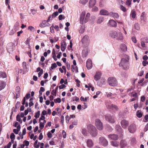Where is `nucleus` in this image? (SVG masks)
I'll return each mask as SVG.
<instances>
[{
	"mask_svg": "<svg viewBox=\"0 0 148 148\" xmlns=\"http://www.w3.org/2000/svg\"><path fill=\"white\" fill-rule=\"evenodd\" d=\"M129 60L130 57L127 55H124L121 59V62L119 64V66L122 67L124 70H128L130 66Z\"/></svg>",
	"mask_w": 148,
	"mask_h": 148,
	"instance_id": "f257e3e1",
	"label": "nucleus"
},
{
	"mask_svg": "<svg viewBox=\"0 0 148 148\" xmlns=\"http://www.w3.org/2000/svg\"><path fill=\"white\" fill-rule=\"evenodd\" d=\"M89 132L93 137H95L97 134V130L95 127L92 125L88 126Z\"/></svg>",
	"mask_w": 148,
	"mask_h": 148,
	"instance_id": "f03ea898",
	"label": "nucleus"
},
{
	"mask_svg": "<svg viewBox=\"0 0 148 148\" xmlns=\"http://www.w3.org/2000/svg\"><path fill=\"white\" fill-rule=\"evenodd\" d=\"M105 119L109 123H114L115 121V118L113 115L110 114H107L105 116Z\"/></svg>",
	"mask_w": 148,
	"mask_h": 148,
	"instance_id": "7ed1b4c3",
	"label": "nucleus"
},
{
	"mask_svg": "<svg viewBox=\"0 0 148 148\" xmlns=\"http://www.w3.org/2000/svg\"><path fill=\"white\" fill-rule=\"evenodd\" d=\"M108 83L112 86H116L117 84V82L116 79L113 77H109L108 79Z\"/></svg>",
	"mask_w": 148,
	"mask_h": 148,
	"instance_id": "20e7f679",
	"label": "nucleus"
},
{
	"mask_svg": "<svg viewBox=\"0 0 148 148\" xmlns=\"http://www.w3.org/2000/svg\"><path fill=\"white\" fill-rule=\"evenodd\" d=\"M95 125L97 128L99 130H102L103 129V124L99 119H96Z\"/></svg>",
	"mask_w": 148,
	"mask_h": 148,
	"instance_id": "39448f33",
	"label": "nucleus"
},
{
	"mask_svg": "<svg viewBox=\"0 0 148 148\" xmlns=\"http://www.w3.org/2000/svg\"><path fill=\"white\" fill-rule=\"evenodd\" d=\"M99 143L103 146L106 147L108 145V142L104 137H101L99 138Z\"/></svg>",
	"mask_w": 148,
	"mask_h": 148,
	"instance_id": "423d86ee",
	"label": "nucleus"
},
{
	"mask_svg": "<svg viewBox=\"0 0 148 148\" xmlns=\"http://www.w3.org/2000/svg\"><path fill=\"white\" fill-rule=\"evenodd\" d=\"M106 105L108 108L112 110L117 111L119 109L118 106L116 105H114L111 103H107Z\"/></svg>",
	"mask_w": 148,
	"mask_h": 148,
	"instance_id": "0eeeda50",
	"label": "nucleus"
},
{
	"mask_svg": "<svg viewBox=\"0 0 148 148\" xmlns=\"http://www.w3.org/2000/svg\"><path fill=\"white\" fill-rule=\"evenodd\" d=\"M128 130L130 133H134L136 130V125L134 124L131 125L128 127Z\"/></svg>",
	"mask_w": 148,
	"mask_h": 148,
	"instance_id": "6e6552de",
	"label": "nucleus"
},
{
	"mask_svg": "<svg viewBox=\"0 0 148 148\" xmlns=\"http://www.w3.org/2000/svg\"><path fill=\"white\" fill-rule=\"evenodd\" d=\"M121 124L123 128L126 129L128 126L129 123L128 121L124 119L121 121Z\"/></svg>",
	"mask_w": 148,
	"mask_h": 148,
	"instance_id": "1a4fd4ad",
	"label": "nucleus"
},
{
	"mask_svg": "<svg viewBox=\"0 0 148 148\" xmlns=\"http://www.w3.org/2000/svg\"><path fill=\"white\" fill-rule=\"evenodd\" d=\"M89 37L87 35H85L82 39V41L83 43L88 45L89 44Z\"/></svg>",
	"mask_w": 148,
	"mask_h": 148,
	"instance_id": "9d476101",
	"label": "nucleus"
},
{
	"mask_svg": "<svg viewBox=\"0 0 148 148\" xmlns=\"http://www.w3.org/2000/svg\"><path fill=\"white\" fill-rule=\"evenodd\" d=\"M87 146L89 148H92L94 146V143L92 140L90 139H88L86 141Z\"/></svg>",
	"mask_w": 148,
	"mask_h": 148,
	"instance_id": "9b49d317",
	"label": "nucleus"
},
{
	"mask_svg": "<svg viewBox=\"0 0 148 148\" xmlns=\"http://www.w3.org/2000/svg\"><path fill=\"white\" fill-rule=\"evenodd\" d=\"M108 137L110 140H116L118 138V136L115 134H110L108 135Z\"/></svg>",
	"mask_w": 148,
	"mask_h": 148,
	"instance_id": "f8f14e48",
	"label": "nucleus"
},
{
	"mask_svg": "<svg viewBox=\"0 0 148 148\" xmlns=\"http://www.w3.org/2000/svg\"><path fill=\"white\" fill-rule=\"evenodd\" d=\"M86 66L88 70L90 69L92 67V65L91 60L90 59H88L86 63Z\"/></svg>",
	"mask_w": 148,
	"mask_h": 148,
	"instance_id": "ddd939ff",
	"label": "nucleus"
},
{
	"mask_svg": "<svg viewBox=\"0 0 148 148\" xmlns=\"http://www.w3.org/2000/svg\"><path fill=\"white\" fill-rule=\"evenodd\" d=\"M109 25L114 27H116L117 23L116 21L113 20H110L108 22Z\"/></svg>",
	"mask_w": 148,
	"mask_h": 148,
	"instance_id": "4468645a",
	"label": "nucleus"
},
{
	"mask_svg": "<svg viewBox=\"0 0 148 148\" xmlns=\"http://www.w3.org/2000/svg\"><path fill=\"white\" fill-rule=\"evenodd\" d=\"M86 14L85 11H83L81 13L80 17V23L83 24L84 23V18Z\"/></svg>",
	"mask_w": 148,
	"mask_h": 148,
	"instance_id": "2eb2a0df",
	"label": "nucleus"
},
{
	"mask_svg": "<svg viewBox=\"0 0 148 148\" xmlns=\"http://www.w3.org/2000/svg\"><path fill=\"white\" fill-rule=\"evenodd\" d=\"M110 36L112 38H115L118 36L117 32L115 31H112L110 32Z\"/></svg>",
	"mask_w": 148,
	"mask_h": 148,
	"instance_id": "dca6fc26",
	"label": "nucleus"
},
{
	"mask_svg": "<svg viewBox=\"0 0 148 148\" xmlns=\"http://www.w3.org/2000/svg\"><path fill=\"white\" fill-rule=\"evenodd\" d=\"M101 73L99 72H97L94 77V78L95 80L97 81L99 80L101 76Z\"/></svg>",
	"mask_w": 148,
	"mask_h": 148,
	"instance_id": "f3484780",
	"label": "nucleus"
},
{
	"mask_svg": "<svg viewBox=\"0 0 148 148\" xmlns=\"http://www.w3.org/2000/svg\"><path fill=\"white\" fill-rule=\"evenodd\" d=\"M66 44L64 41H62L61 43V50L62 51H64L66 48Z\"/></svg>",
	"mask_w": 148,
	"mask_h": 148,
	"instance_id": "a211bd4d",
	"label": "nucleus"
},
{
	"mask_svg": "<svg viewBox=\"0 0 148 148\" xmlns=\"http://www.w3.org/2000/svg\"><path fill=\"white\" fill-rule=\"evenodd\" d=\"M49 24L45 20L43 21L39 25V26L42 28L44 27H45L48 26Z\"/></svg>",
	"mask_w": 148,
	"mask_h": 148,
	"instance_id": "6ab92c4d",
	"label": "nucleus"
},
{
	"mask_svg": "<svg viewBox=\"0 0 148 148\" xmlns=\"http://www.w3.org/2000/svg\"><path fill=\"white\" fill-rule=\"evenodd\" d=\"M109 16L113 17L115 19H117L119 17V16L118 13L113 12H110Z\"/></svg>",
	"mask_w": 148,
	"mask_h": 148,
	"instance_id": "aec40b11",
	"label": "nucleus"
},
{
	"mask_svg": "<svg viewBox=\"0 0 148 148\" xmlns=\"http://www.w3.org/2000/svg\"><path fill=\"white\" fill-rule=\"evenodd\" d=\"M100 14L103 15H109L110 13L106 10L102 9L100 10Z\"/></svg>",
	"mask_w": 148,
	"mask_h": 148,
	"instance_id": "412c9836",
	"label": "nucleus"
},
{
	"mask_svg": "<svg viewBox=\"0 0 148 148\" xmlns=\"http://www.w3.org/2000/svg\"><path fill=\"white\" fill-rule=\"evenodd\" d=\"M116 130L119 133H122L123 132V129L121 127V126L118 125H117L115 126Z\"/></svg>",
	"mask_w": 148,
	"mask_h": 148,
	"instance_id": "4be33fe9",
	"label": "nucleus"
},
{
	"mask_svg": "<svg viewBox=\"0 0 148 148\" xmlns=\"http://www.w3.org/2000/svg\"><path fill=\"white\" fill-rule=\"evenodd\" d=\"M6 84L3 81H0V90H2L5 87Z\"/></svg>",
	"mask_w": 148,
	"mask_h": 148,
	"instance_id": "5701e85b",
	"label": "nucleus"
},
{
	"mask_svg": "<svg viewBox=\"0 0 148 148\" xmlns=\"http://www.w3.org/2000/svg\"><path fill=\"white\" fill-rule=\"evenodd\" d=\"M104 20V18L103 16H99V17L97 20V23L98 24H100Z\"/></svg>",
	"mask_w": 148,
	"mask_h": 148,
	"instance_id": "b1692460",
	"label": "nucleus"
},
{
	"mask_svg": "<svg viewBox=\"0 0 148 148\" xmlns=\"http://www.w3.org/2000/svg\"><path fill=\"white\" fill-rule=\"evenodd\" d=\"M120 48L123 51H125L127 50V47L124 44H122L121 45Z\"/></svg>",
	"mask_w": 148,
	"mask_h": 148,
	"instance_id": "393cba45",
	"label": "nucleus"
},
{
	"mask_svg": "<svg viewBox=\"0 0 148 148\" xmlns=\"http://www.w3.org/2000/svg\"><path fill=\"white\" fill-rule=\"evenodd\" d=\"M121 147L122 148L125 147L127 145L126 142L124 140H121L120 143Z\"/></svg>",
	"mask_w": 148,
	"mask_h": 148,
	"instance_id": "a878e982",
	"label": "nucleus"
},
{
	"mask_svg": "<svg viewBox=\"0 0 148 148\" xmlns=\"http://www.w3.org/2000/svg\"><path fill=\"white\" fill-rule=\"evenodd\" d=\"M71 70L73 72H75L76 73H77L78 72L77 66L75 67L73 65H71Z\"/></svg>",
	"mask_w": 148,
	"mask_h": 148,
	"instance_id": "bb28decb",
	"label": "nucleus"
},
{
	"mask_svg": "<svg viewBox=\"0 0 148 148\" xmlns=\"http://www.w3.org/2000/svg\"><path fill=\"white\" fill-rule=\"evenodd\" d=\"M17 129H14L13 130V132L16 134H18V132L20 131L21 129V126L20 125H18V126L17 127Z\"/></svg>",
	"mask_w": 148,
	"mask_h": 148,
	"instance_id": "cd10ccee",
	"label": "nucleus"
},
{
	"mask_svg": "<svg viewBox=\"0 0 148 148\" xmlns=\"http://www.w3.org/2000/svg\"><path fill=\"white\" fill-rule=\"evenodd\" d=\"M95 0H90L89 2V6L90 7H93L95 4Z\"/></svg>",
	"mask_w": 148,
	"mask_h": 148,
	"instance_id": "c85d7f7f",
	"label": "nucleus"
},
{
	"mask_svg": "<svg viewBox=\"0 0 148 148\" xmlns=\"http://www.w3.org/2000/svg\"><path fill=\"white\" fill-rule=\"evenodd\" d=\"M111 145L115 147H117L119 145V142L117 141H112L111 142Z\"/></svg>",
	"mask_w": 148,
	"mask_h": 148,
	"instance_id": "c756f323",
	"label": "nucleus"
},
{
	"mask_svg": "<svg viewBox=\"0 0 148 148\" xmlns=\"http://www.w3.org/2000/svg\"><path fill=\"white\" fill-rule=\"evenodd\" d=\"M7 77L6 74L5 72H0V78H5Z\"/></svg>",
	"mask_w": 148,
	"mask_h": 148,
	"instance_id": "7c9ffc66",
	"label": "nucleus"
},
{
	"mask_svg": "<svg viewBox=\"0 0 148 148\" xmlns=\"http://www.w3.org/2000/svg\"><path fill=\"white\" fill-rule=\"evenodd\" d=\"M137 116L138 118H141L143 115V114L141 112V111L140 110H138L137 112Z\"/></svg>",
	"mask_w": 148,
	"mask_h": 148,
	"instance_id": "2f4dec72",
	"label": "nucleus"
},
{
	"mask_svg": "<svg viewBox=\"0 0 148 148\" xmlns=\"http://www.w3.org/2000/svg\"><path fill=\"white\" fill-rule=\"evenodd\" d=\"M52 54V55H53L52 57L53 58L54 60L55 61H57V59L56 58V53H55V51L54 49H53Z\"/></svg>",
	"mask_w": 148,
	"mask_h": 148,
	"instance_id": "473e14b6",
	"label": "nucleus"
},
{
	"mask_svg": "<svg viewBox=\"0 0 148 148\" xmlns=\"http://www.w3.org/2000/svg\"><path fill=\"white\" fill-rule=\"evenodd\" d=\"M16 120L17 121L20 122V123H22V121L21 119L20 115L19 114L17 115L16 116Z\"/></svg>",
	"mask_w": 148,
	"mask_h": 148,
	"instance_id": "72a5a7b5",
	"label": "nucleus"
},
{
	"mask_svg": "<svg viewBox=\"0 0 148 148\" xmlns=\"http://www.w3.org/2000/svg\"><path fill=\"white\" fill-rule=\"evenodd\" d=\"M88 52L87 51L84 50L82 52V56L83 57H86L88 55Z\"/></svg>",
	"mask_w": 148,
	"mask_h": 148,
	"instance_id": "f704fd0d",
	"label": "nucleus"
},
{
	"mask_svg": "<svg viewBox=\"0 0 148 148\" xmlns=\"http://www.w3.org/2000/svg\"><path fill=\"white\" fill-rule=\"evenodd\" d=\"M141 47H140V45H138V46L141 49H143V48L145 47V44L144 42L143 41H141Z\"/></svg>",
	"mask_w": 148,
	"mask_h": 148,
	"instance_id": "c9c22d12",
	"label": "nucleus"
},
{
	"mask_svg": "<svg viewBox=\"0 0 148 148\" xmlns=\"http://www.w3.org/2000/svg\"><path fill=\"white\" fill-rule=\"evenodd\" d=\"M33 98H31L29 99L30 102L29 103V107H31L34 105L33 103Z\"/></svg>",
	"mask_w": 148,
	"mask_h": 148,
	"instance_id": "e433bc0d",
	"label": "nucleus"
},
{
	"mask_svg": "<svg viewBox=\"0 0 148 148\" xmlns=\"http://www.w3.org/2000/svg\"><path fill=\"white\" fill-rule=\"evenodd\" d=\"M82 132L84 136H86L87 135V131L85 128H83L82 129Z\"/></svg>",
	"mask_w": 148,
	"mask_h": 148,
	"instance_id": "4c0bfd02",
	"label": "nucleus"
},
{
	"mask_svg": "<svg viewBox=\"0 0 148 148\" xmlns=\"http://www.w3.org/2000/svg\"><path fill=\"white\" fill-rule=\"evenodd\" d=\"M20 88L19 87H17L16 88V90L18 89V92L16 94V96L15 98L16 99L18 98L20 96V91L19 90Z\"/></svg>",
	"mask_w": 148,
	"mask_h": 148,
	"instance_id": "58836bf2",
	"label": "nucleus"
},
{
	"mask_svg": "<svg viewBox=\"0 0 148 148\" xmlns=\"http://www.w3.org/2000/svg\"><path fill=\"white\" fill-rule=\"evenodd\" d=\"M30 14H32L34 15L36 14L37 11L34 9H31L30 10Z\"/></svg>",
	"mask_w": 148,
	"mask_h": 148,
	"instance_id": "ea45409f",
	"label": "nucleus"
},
{
	"mask_svg": "<svg viewBox=\"0 0 148 148\" xmlns=\"http://www.w3.org/2000/svg\"><path fill=\"white\" fill-rule=\"evenodd\" d=\"M57 67V65L55 63L52 64H51V68L50 69V70L53 69L54 68H55Z\"/></svg>",
	"mask_w": 148,
	"mask_h": 148,
	"instance_id": "a19ab883",
	"label": "nucleus"
},
{
	"mask_svg": "<svg viewBox=\"0 0 148 148\" xmlns=\"http://www.w3.org/2000/svg\"><path fill=\"white\" fill-rule=\"evenodd\" d=\"M28 29L32 32H34L35 31V29L34 28L31 26L28 27Z\"/></svg>",
	"mask_w": 148,
	"mask_h": 148,
	"instance_id": "79ce46f5",
	"label": "nucleus"
},
{
	"mask_svg": "<svg viewBox=\"0 0 148 148\" xmlns=\"http://www.w3.org/2000/svg\"><path fill=\"white\" fill-rule=\"evenodd\" d=\"M54 101L56 103H60L61 102V99L59 98H58L56 99H54Z\"/></svg>",
	"mask_w": 148,
	"mask_h": 148,
	"instance_id": "37998d69",
	"label": "nucleus"
},
{
	"mask_svg": "<svg viewBox=\"0 0 148 148\" xmlns=\"http://www.w3.org/2000/svg\"><path fill=\"white\" fill-rule=\"evenodd\" d=\"M134 29L137 30H139L140 28L139 25L138 23H136L134 25Z\"/></svg>",
	"mask_w": 148,
	"mask_h": 148,
	"instance_id": "c03bdc74",
	"label": "nucleus"
},
{
	"mask_svg": "<svg viewBox=\"0 0 148 148\" xmlns=\"http://www.w3.org/2000/svg\"><path fill=\"white\" fill-rule=\"evenodd\" d=\"M121 10L124 12H125L126 11V8L124 7L123 6L121 5L120 7Z\"/></svg>",
	"mask_w": 148,
	"mask_h": 148,
	"instance_id": "a18cd8bd",
	"label": "nucleus"
},
{
	"mask_svg": "<svg viewBox=\"0 0 148 148\" xmlns=\"http://www.w3.org/2000/svg\"><path fill=\"white\" fill-rule=\"evenodd\" d=\"M145 13L144 12H143L141 15L140 18L141 20H144V18L145 16Z\"/></svg>",
	"mask_w": 148,
	"mask_h": 148,
	"instance_id": "49530a36",
	"label": "nucleus"
},
{
	"mask_svg": "<svg viewBox=\"0 0 148 148\" xmlns=\"http://www.w3.org/2000/svg\"><path fill=\"white\" fill-rule=\"evenodd\" d=\"M58 14L57 12H54L51 15L52 18L55 17L57 15H58Z\"/></svg>",
	"mask_w": 148,
	"mask_h": 148,
	"instance_id": "de8ad7c7",
	"label": "nucleus"
},
{
	"mask_svg": "<svg viewBox=\"0 0 148 148\" xmlns=\"http://www.w3.org/2000/svg\"><path fill=\"white\" fill-rule=\"evenodd\" d=\"M72 99H73V100L72 101H77L79 100V98L76 96L73 97V98Z\"/></svg>",
	"mask_w": 148,
	"mask_h": 148,
	"instance_id": "09e8293b",
	"label": "nucleus"
},
{
	"mask_svg": "<svg viewBox=\"0 0 148 148\" xmlns=\"http://www.w3.org/2000/svg\"><path fill=\"white\" fill-rule=\"evenodd\" d=\"M131 15L132 16V17L133 18H134L136 16V12L135 11H132V12L131 13Z\"/></svg>",
	"mask_w": 148,
	"mask_h": 148,
	"instance_id": "8fccbe9b",
	"label": "nucleus"
},
{
	"mask_svg": "<svg viewBox=\"0 0 148 148\" xmlns=\"http://www.w3.org/2000/svg\"><path fill=\"white\" fill-rule=\"evenodd\" d=\"M88 0H80L79 3L82 4H85L87 2Z\"/></svg>",
	"mask_w": 148,
	"mask_h": 148,
	"instance_id": "3c124183",
	"label": "nucleus"
},
{
	"mask_svg": "<svg viewBox=\"0 0 148 148\" xmlns=\"http://www.w3.org/2000/svg\"><path fill=\"white\" fill-rule=\"evenodd\" d=\"M40 115V111H38L36 113V115H35V117L36 118H38Z\"/></svg>",
	"mask_w": 148,
	"mask_h": 148,
	"instance_id": "603ef678",
	"label": "nucleus"
},
{
	"mask_svg": "<svg viewBox=\"0 0 148 148\" xmlns=\"http://www.w3.org/2000/svg\"><path fill=\"white\" fill-rule=\"evenodd\" d=\"M98 10V8L96 6H94L92 8V10L93 12H96Z\"/></svg>",
	"mask_w": 148,
	"mask_h": 148,
	"instance_id": "864d4df0",
	"label": "nucleus"
},
{
	"mask_svg": "<svg viewBox=\"0 0 148 148\" xmlns=\"http://www.w3.org/2000/svg\"><path fill=\"white\" fill-rule=\"evenodd\" d=\"M44 123L41 122L39 124V126L40 127L41 129H42V128L44 127Z\"/></svg>",
	"mask_w": 148,
	"mask_h": 148,
	"instance_id": "5fc2aeb1",
	"label": "nucleus"
},
{
	"mask_svg": "<svg viewBox=\"0 0 148 148\" xmlns=\"http://www.w3.org/2000/svg\"><path fill=\"white\" fill-rule=\"evenodd\" d=\"M75 82H77V87H79L80 86V82L77 79H75Z\"/></svg>",
	"mask_w": 148,
	"mask_h": 148,
	"instance_id": "6e6d98bb",
	"label": "nucleus"
},
{
	"mask_svg": "<svg viewBox=\"0 0 148 148\" xmlns=\"http://www.w3.org/2000/svg\"><path fill=\"white\" fill-rule=\"evenodd\" d=\"M11 145V143L9 142L7 145L5 146L4 148H10Z\"/></svg>",
	"mask_w": 148,
	"mask_h": 148,
	"instance_id": "4d7b16f0",
	"label": "nucleus"
},
{
	"mask_svg": "<svg viewBox=\"0 0 148 148\" xmlns=\"http://www.w3.org/2000/svg\"><path fill=\"white\" fill-rule=\"evenodd\" d=\"M15 135L13 133H12L10 136V138L11 139H15Z\"/></svg>",
	"mask_w": 148,
	"mask_h": 148,
	"instance_id": "13d9d810",
	"label": "nucleus"
},
{
	"mask_svg": "<svg viewBox=\"0 0 148 148\" xmlns=\"http://www.w3.org/2000/svg\"><path fill=\"white\" fill-rule=\"evenodd\" d=\"M126 4L128 6H130L131 4V1L130 0H127L126 2Z\"/></svg>",
	"mask_w": 148,
	"mask_h": 148,
	"instance_id": "bf43d9fd",
	"label": "nucleus"
},
{
	"mask_svg": "<svg viewBox=\"0 0 148 148\" xmlns=\"http://www.w3.org/2000/svg\"><path fill=\"white\" fill-rule=\"evenodd\" d=\"M90 14L89 13H88L86 14V18H85V20H84V22L85 23L86 22V18H89L90 16Z\"/></svg>",
	"mask_w": 148,
	"mask_h": 148,
	"instance_id": "052dcab7",
	"label": "nucleus"
},
{
	"mask_svg": "<svg viewBox=\"0 0 148 148\" xmlns=\"http://www.w3.org/2000/svg\"><path fill=\"white\" fill-rule=\"evenodd\" d=\"M66 87V86L64 84H62L59 86V88L60 89H63L64 88H65Z\"/></svg>",
	"mask_w": 148,
	"mask_h": 148,
	"instance_id": "680f3d73",
	"label": "nucleus"
},
{
	"mask_svg": "<svg viewBox=\"0 0 148 148\" xmlns=\"http://www.w3.org/2000/svg\"><path fill=\"white\" fill-rule=\"evenodd\" d=\"M62 133L63 138H65L66 137V132L65 131L63 130Z\"/></svg>",
	"mask_w": 148,
	"mask_h": 148,
	"instance_id": "e2e57ef3",
	"label": "nucleus"
},
{
	"mask_svg": "<svg viewBox=\"0 0 148 148\" xmlns=\"http://www.w3.org/2000/svg\"><path fill=\"white\" fill-rule=\"evenodd\" d=\"M51 94L53 95H54L55 96L56 95V90H54V89L53 90L51 93Z\"/></svg>",
	"mask_w": 148,
	"mask_h": 148,
	"instance_id": "0e129e2a",
	"label": "nucleus"
},
{
	"mask_svg": "<svg viewBox=\"0 0 148 148\" xmlns=\"http://www.w3.org/2000/svg\"><path fill=\"white\" fill-rule=\"evenodd\" d=\"M43 70L42 69H41V70L38 73V76L39 77H40V76L42 75L43 73Z\"/></svg>",
	"mask_w": 148,
	"mask_h": 148,
	"instance_id": "69168bd1",
	"label": "nucleus"
},
{
	"mask_svg": "<svg viewBox=\"0 0 148 148\" xmlns=\"http://www.w3.org/2000/svg\"><path fill=\"white\" fill-rule=\"evenodd\" d=\"M132 41L134 43H136L137 42L136 40L135 37H132Z\"/></svg>",
	"mask_w": 148,
	"mask_h": 148,
	"instance_id": "338daca9",
	"label": "nucleus"
},
{
	"mask_svg": "<svg viewBox=\"0 0 148 148\" xmlns=\"http://www.w3.org/2000/svg\"><path fill=\"white\" fill-rule=\"evenodd\" d=\"M148 130V123L145 127L144 128V131L145 132L147 131Z\"/></svg>",
	"mask_w": 148,
	"mask_h": 148,
	"instance_id": "774afa93",
	"label": "nucleus"
}]
</instances>
